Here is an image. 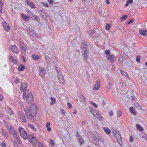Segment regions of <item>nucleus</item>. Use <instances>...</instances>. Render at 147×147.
Instances as JSON below:
<instances>
[{"mask_svg": "<svg viewBox=\"0 0 147 147\" xmlns=\"http://www.w3.org/2000/svg\"><path fill=\"white\" fill-rule=\"evenodd\" d=\"M24 111L28 119L33 120L37 114V106L36 105L32 104L30 106L29 109L27 107L25 108Z\"/></svg>", "mask_w": 147, "mask_h": 147, "instance_id": "obj_1", "label": "nucleus"}, {"mask_svg": "<svg viewBox=\"0 0 147 147\" xmlns=\"http://www.w3.org/2000/svg\"><path fill=\"white\" fill-rule=\"evenodd\" d=\"M92 143L96 145H100L103 144L104 140L103 138L96 132H93Z\"/></svg>", "mask_w": 147, "mask_h": 147, "instance_id": "obj_2", "label": "nucleus"}, {"mask_svg": "<svg viewBox=\"0 0 147 147\" xmlns=\"http://www.w3.org/2000/svg\"><path fill=\"white\" fill-rule=\"evenodd\" d=\"M23 98L25 100L27 103L30 104L33 101L34 98L32 94L28 91L25 90L23 94Z\"/></svg>", "mask_w": 147, "mask_h": 147, "instance_id": "obj_3", "label": "nucleus"}, {"mask_svg": "<svg viewBox=\"0 0 147 147\" xmlns=\"http://www.w3.org/2000/svg\"><path fill=\"white\" fill-rule=\"evenodd\" d=\"M112 132L114 136L116 138L118 143L121 145L122 144V140L119 132L117 129H113Z\"/></svg>", "mask_w": 147, "mask_h": 147, "instance_id": "obj_4", "label": "nucleus"}, {"mask_svg": "<svg viewBox=\"0 0 147 147\" xmlns=\"http://www.w3.org/2000/svg\"><path fill=\"white\" fill-rule=\"evenodd\" d=\"M18 131L22 138L24 140H26L27 139V133L24 128L22 127H20L18 129Z\"/></svg>", "mask_w": 147, "mask_h": 147, "instance_id": "obj_5", "label": "nucleus"}, {"mask_svg": "<svg viewBox=\"0 0 147 147\" xmlns=\"http://www.w3.org/2000/svg\"><path fill=\"white\" fill-rule=\"evenodd\" d=\"M29 141L33 145H36L38 142L37 140L33 135H30L28 137Z\"/></svg>", "mask_w": 147, "mask_h": 147, "instance_id": "obj_6", "label": "nucleus"}, {"mask_svg": "<svg viewBox=\"0 0 147 147\" xmlns=\"http://www.w3.org/2000/svg\"><path fill=\"white\" fill-rule=\"evenodd\" d=\"M17 115L19 119L21 120L22 122L26 123V119L25 116L23 113L22 111H18L17 113Z\"/></svg>", "mask_w": 147, "mask_h": 147, "instance_id": "obj_7", "label": "nucleus"}, {"mask_svg": "<svg viewBox=\"0 0 147 147\" xmlns=\"http://www.w3.org/2000/svg\"><path fill=\"white\" fill-rule=\"evenodd\" d=\"M90 112L92 113V115L94 117H96V115L99 116L98 119L100 120L102 119V117L101 116L100 113L98 111L92 109L90 110Z\"/></svg>", "mask_w": 147, "mask_h": 147, "instance_id": "obj_8", "label": "nucleus"}, {"mask_svg": "<svg viewBox=\"0 0 147 147\" xmlns=\"http://www.w3.org/2000/svg\"><path fill=\"white\" fill-rule=\"evenodd\" d=\"M20 48L21 50V51L22 53L25 54L26 53V51L27 49V47L26 45H25L24 44L22 41H20Z\"/></svg>", "mask_w": 147, "mask_h": 147, "instance_id": "obj_9", "label": "nucleus"}, {"mask_svg": "<svg viewBox=\"0 0 147 147\" xmlns=\"http://www.w3.org/2000/svg\"><path fill=\"white\" fill-rule=\"evenodd\" d=\"M5 126L7 129L10 135H12L16 132L13 127L11 125H9L7 124L6 125H5Z\"/></svg>", "mask_w": 147, "mask_h": 147, "instance_id": "obj_10", "label": "nucleus"}, {"mask_svg": "<svg viewBox=\"0 0 147 147\" xmlns=\"http://www.w3.org/2000/svg\"><path fill=\"white\" fill-rule=\"evenodd\" d=\"M2 24L4 29L7 32L10 31V27L8 24L5 22H2Z\"/></svg>", "mask_w": 147, "mask_h": 147, "instance_id": "obj_11", "label": "nucleus"}, {"mask_svg": "<svg viewBox=\"0 0 147 147\" xmlns=\"http://www.w3.org/2000/svg\"><path fill=\"white\" fill-rule=\"evenodd\" d=\"M5 109L8 115L11 116L12 115L14 114V112L11 109V108L8 106L6 107Z\"/></svg>", "mask_w": 147, "mask_h": 147, "instance_id": "obj_12", "label": "nucleus"}, {"mask_svg": "<svg viewBox=\"0 0 147 147\" xmlns=\"http://www.w3.org/2000/svg\"><path fill=\"white\" fill-rule=\"evenodd\" d=\"M106 58L107 59L109 60L111 63H113L114 62L115 56L113 55H108L106 56Z\"/></svg>", "mask_w": 147, "mask_h": 147, "instance_id": "obj_13", "label": "nucleus"}, {"mask_svg": "<svg viewBox=\"0 0 147 147\" xmlns=\"http://www.w3.org/2000/svg\"><path fill=\"white\" fill-rule=\"evenodd\" d=\"M100 86V81L98 80L96 81V83L95 84L93 87L94 90H98L99 89Z\"/></svg>", "mask_w": 147, "mask_h": 147, "instance_id": "obj_14", "label": "nucleus"}, {"mask_svg": "<svg viewBox=\"0 0 147 147\" xmlns=\"http://www.w3.org/2000/svg\"><path fill=\"white\" fill-rule=\"evenodd\" d=\"M11 50L14 53H17L18 52V48L15 45L12 46L11 47Z\"/></svg>", "mask_w": 147, "mask_h": 147, "instance_id": "obj_15", "label": "nucleus"}, {"mask_svg": "<svg viewBox=\"0 0 147 147\" xmlns=\"http://www.w3.org/2000/svg\"><path fill=\"white\" fill-rule=\"evenodd\" d=\"M39 71L40 75L43 76H45V69L42 67H40L39 68Z\"/></svg>", "mask_w": 147, "mask_h": 147, "instance_id": "obj_16", "label": "nucleus"}, {"mask_svg": "<svg viewBox=\"0 0 147 147\" xmlns=\"http://www.w3.org/2000/svg\"><path fill=\"white\" fill-rule=\"evenodd\" d=\"M81 47L82 49V52L84 51V50H86V51H88L86 48L87 47V44L85 42H83L82 43Z\"/></svg>", "mask_w": 147, "mask_h": 147, "instance_id": "obj_17", "label": "nucleus"}, {"mask_svg": "<svg viewBox=\"0 0 147 147\" xmlns=\"http://www.w3.org/2000/svg\"><path fill=\"white\" fill-rule=\"evenodd\" d=\"M13 137L15 140L16 142H20V140L19 139V137L18 135L17 132L15 133V134H13L12 135Z\"/></svg>", "mask_w": 147, "mask_h": 147, "instance_id": "obj_18", "label": "nucleus"}, {"mask_svg": "<svg viewBox=\"0 0 147 147\" xmlns=\"http://www.w3.org/2000/svg\"><path fill=\"white\" fill-rule=\"evenodd\" d=\"M139 33L141 35L144 36L147 35V30H145L140 29Z\"/></svg>", "mask_w": 147, "mask_h": 147, "instance_id": "obj_19", "label": "nucleus"}, {"mask_svg": "<svg viewBox=\"0 0 147 147\" xmlns=\"http://www.w3.org/2000/svg\"><path fill=\"white\" fill-rule=\"evenodd\" d=\"M28 126L29 128L31 129L34 131H36V129L33 125L29 123L28 124Z\"/></svg>", "mask_w": 147, "mask_h": 147, "instance_id": "obj_20", "label": "nucleus"}, {"mask_svg": "<svg viewBox=\"0 0 147 147\" xmlns=\"http://www.w3.org/2000/svg\"><path fill=\"white\" fill-rule=\"evenodd\" d=\"M21 16L25 21H28L30 19V17L29 16H26L23 14H22Z\"/></svg>", "mask_w": 147, "mask_h": 147, "instance_id": "obj_21", "label": "nucleus"}, {"mask_svg": "<svg viewBox=\"0 0 147 147\" xmlns=\"http://www.w3.org/2000/svg\"><path fill=\"white\" fill-rule=\"evenodd\" d=\"M50 125L51 123L49 122H47L46 125V127L47 128V131L49 132L51 131L52 130L51 127H50Z\"/></svg>", "mask_w": 147, "mask_h": 147, "instance_id": "obj_22", "label": "nucleus"}, {"mask_svg": "<svg viewBox=\"0 0 147 147\" xmlns=\"http://www.w3.org/2000/svg\"><path fill=\"white\" fill-rule=\"evenodd\" d=\"M103 129L107 134H111V130L108 127H105Z\"/></svg>", "mask_w": 147, "mask_h": 147, "instance_id": "obj_23", "label": "nucleus"}, {"mask_svg": "<svg viewBox=\"0 0 147 147\" xmlns=\"http://www.w3.org/2000/svg\"><path fill=\"white\" fill-rule=\"evenodd\" d=\"M27 84L25 83H23L21 84L20 89L21 90H24L27 87Z\"/></svg>", "mask_w": 147, "mask_h": 147, "instance_id": "obj_24", "label": "nucleus"}, {"mask_svg": "<svg viewBox=\"0 0 147 147\" xmlns=\"http://www.w3.org/2000/svg\"><path fill=\"white\" fill-rule=\"evenodd\" d=\"M26 2L27 5H29L31 8H35V7L34 5L31 2L29 1L28 0H26Z\"/></svg>", "mask_w": 147, "mask_h": 147, "instance_id": "obj_25", "label": "nucleus"}, {"mask_svg": "<svg viewBox=\"0 0 147 147\" xmlns=\"http://www.w3.org/2000/svg\"><path fill=\"white\" fill-rule=\"evenodd\" d=\"M31 18L32 20L36 21H38L39 20V17L36 15L32 14L31 17Z\"/></svg>", "mask_w": 147, "mask_h": 147, "instance_id": "obj_26", "label": "nucleus"}, {"mask_svg": "<svg viewBox=\"0 0 147 147\" xmlns=\"http://www.w3.org/2000/svg\"><path fill=\"white\" fill-rule=\"evenodd\" d=\"M32 57L34 60H38L40 59V56L33 54L32 55Z\"/></svg>", "mask_w": 147, "mask_h": 147, "instance_id": "obj_27", "label": "nucleus"}, {"mask_svg": "<svg viewBox=\"0 0 147 147\" xmlns=\"http://www.w3.org/2000/svg\"><path fill=\"white\" fill-rule=\"evenodd\" d=\"M25 69L24 66L23 65H20L18 68V70L20 71H22Z\"/></svg>", "mask_w": 147, "mask_h": 147, "instance_id": "obj_28", "label": "nucleus"}, {"mask_svg": "<svg viewBox=\"0 0 147 147\" xmlns=\"http://www.w3.org/2000/svg\"><path fill=\"white\" fill-rule=\"evenodd\" d=\"M9 60L14 64H16L17 63L16 60L11 55L9 56Z\"/></svg>", "mask_w": 147, "mask_h": 147, "instance_id": "obj_29", "label": "nucleus"}, {"mask_svg": "<svg viewBox=\"0 0 147 147\" xmlns=\"http://www.w3.org/2000/svg\"><path fill=\"white\" fill-rule=\"evenodd\" d=\"M129 111L132 114L135 115H136V112L135 111V110L133 108V107H131L129 108Z\"/></svg>", "mask_w": 147, "mask_h": 147, "instance_id": "obj_30", "label": "nucleus"}, {"mask_svg": "<svg viewBox=\"0 0 147 147\" xmlns=\"http://www.w3.org/2000/svg\"><path fill=\"white\" fill-rule=\"evenodd\" d=\"M51 102H50L51 105H53L55 104L56 102V99L54 97H51Z\"/></svg>", "mask_w": 147, "mask_h": 147, "instance_id": "obj_31", "label": "nucleus"}, {"mask_svg": "<svg viewBox=\"0 0 147 147\" xmlns=\"http://www.w3.org/2000/svg\"><path fill=\"white\" fill-rule=\"evenodd\" d=\"M83 52H84V58L85 59H87L88 58V54H87V51L84 50Z\"/></svg>", "mask_w": 147, "mask_h": 147, "instance_id": "obj_32", "label": "nucleus"}, {"mask_svg": "<svg viewBox=\"0 0 147 147\" xmlns=\"http://www.w3.org/2000/svg\"><path fill=\"white\" fill-rule=\"evenodd\" d=\"M137 129L139 131H142L143 130V128L141 127V126L138 124L136 125Z\"/></svg>", "mask_w": 147, "mask_h": 147, "instance_id": "obj_33", "label": "nucleus"}, {"mask_svg": "<svg viewBox=\"0 0 147 147\" xmlns=\"http://www.w3.org/2000/svg\"><path fill=\"white\" fill-rule=\"evenodd\" d=\"M1 134L3 136L5 137L7 136V132L4 130L3 129H1Z\"/></svg>", "mask_w": 147, "mask_h": 147, "instance_id": "obj_34", "label": "nucleus"}, {"mask_svg": "<svg viewBox=\"0 0 147 147\" xmlns=\"http://www.w3.org/2000/svg\"><path fill=\"white\" fill-rule=\"evenodd\" d=\"M111 27V25L110 24H106L105 29L107 30H109Z\"/></svg>", "mask_w": 147, "mask_h": 147, "instance_id": "obj_35", "label": "nucleus"}, {"mask_svg": "<svg viewBox=\"0 0 147 147\" xmlns=\"http://www.w3.org/2000/svg\"><path fill=\"white\" fill-rule=\"evenodd\" d=\"M79 141L80 143V145H82L84 144V141L83 139V138L80 137L79 138Z\"/></svg>", "mask_w": 147, "mask_h": 147, "instance_id": "obj_36", "label": "nucleus"}, {"mask_svg": "<svg viewBox=\"0 0 147 147\" xmlns=\"http://www.w3.org/2000/svg\"><path fill=\"white\" fill-rule=\"evenodd\" d=\"M125 59L122 56H120L119 59V63H122L125 60Z\"/></svg>", "mask_w": 147, "mask_h": 147, "instance_id": "obj_37", "label": "nucleus"}, {"mask_svg": "<svg viewBox=\"0 0 147 147\" xmlns=\"http://www.w3.org/2000/svg\"><path fill=\"white\" fill-rule=\"evenodd\" d=\"M127 17H128V16L127 15H124L121 17L120 20H125L127 18Z\"/></svg>", "mask_w": 147, "mask_h": 147, "instance_id": "obj_38", "label": "nucleus"}, {"mask_svg": "<svg viewBox=\"0 0 147 147\" xmlns=\"http://www.w3.org/2000/svg\"><path fill=\"white\" fill-rule=\"evenodd\" d=\"M117 117H120L122 115V112L121 110H119L117 113Z\"/></svg>", "mask_w": 147, "mask_h": 147, "instance_id": "obj_39", "label": "nucleus"}, {"mask_svg": "<svg viewBox=\"0 0 147 147\" xmlns=\"http://www.w3.org/2000/svg\"><path fill=\"white\" fill-rule=\"evenodd\" d=\"M88 33L89 34L92 36V35L95 34V31L94 30H92V31H91L90 32L88 31Z\"/></svg>", "mask_w": 147, "mask_h": 147, "instance_id": "obj_40", "label": "nucleus"}, {"mask_svg": "<svg viewBox=\"0 0 147 147\" xmlns=\"http://www.w3.org/2000/svg\"><path fill=\"white\" fill-rule=\"evenodd\" d=\"M3 5V4L1 1V0H0V13L2 12V6Z\"/></svg>", "mask_w": 147, "mask_h": 147, "instance_id": "obj_41", "label": "nucleus"}, {"mask_svg": "<svg viewBox=\"0 0 147 147\" xmlns=\"http://www.w3.org/2000/svg\"><path fill=\"white\" fill-rule=\"evenodd\" d=\"M90 103L91 105L92 106H93L95 108H97V107H98L97 105L94 102H92V101H90Z\"/></svg>", "mask_w": 147, "mask_h": 147, "instance_id": "obj_42", "label": "nucleus"}, {"mask_svg": "<svg viewBox=\"0 0 147 147\" xmlns=\"http://www.w3.org/2000/svg\"><path fill=\"white\" fill-rule=\"evenodd\" d=\"M26 30L29 33H30V32H32V33L33 32H34V31L31 30V28H30V27L27 28Z\"/></svg>", "mask_w": 147, "mask_h": 147, "instance_id": "obj_43", "label": "nucleus"}, {"mask_svg": "<svg viewBox=\"0 0 147 147\" xmlns=\"http://www.w3.org/2000/svg\"><path fill=\"white\" fill-rule=\"evenodd\" d=\"M105 53L106 54V56L108 55H110L111 52L109 50H106L105 51Z\"/></svg>", "mask_w": 147, "mask_h": 147, "instance_id": "obj_44", "label": "nucleus"}, {"mask_svg": "<svg viewBox=\"0 0 147 147\" xmlns=\"http://www.w3.org/2000/svg\"><path fill=\"white\" fill-rule=\"evenodd\" d=\"M0 145L2 147H6L7 146L5 143L4 142H2L0 143Z\"/></svg>", "mask_w": 147, "mask_h": 147, "instance_id": "obj_45", "label": "nucleus"}, {"mask_svg": "<svg viewBox=\"0 0 147 147\" xmlns=\"http://www.w3.org/2000/svg\"><path fill=\"white\" fill-rule=\"evenodd\" d=\"M136 107L139 110H141L142 109L141 106L139 105L138 103H136Z\"/></svg>", "mask_w": 147, "mask_h": 147, "instance_id": "obj_46", "label": "nucleus"}, {"mask_svg": "<svg viewBox=\"0 0 147 147\" xmlns=\"http://www.w3.org/2000/svg\"><path fill=\"white\" fill-rule=\"evenodd\" d=\"M50 144L52 146H53L54 145L55 143L52 140H50Z\"/></svg>", "mask_w": 147, "mask_h": 147, "instance_id": "obj_47", "label": "nucleus"}, {"mask_svg": "<svg viewBox=\"0 0 147 147\" xmlns=\"http://www.w3.org/2000/svg\"><path fill=\"white\" fill-rule=\"evenodd\" d=\"M140 58L139 56H138L136 58V61L138 63H140Z\"/></svg>", "mask_w": 147, "mask_h": 147, "instance_id": "obj_48", "label": "nucleus"}, {"mask_svg": "<svg viewBox=\"0 0 147 147\" xmlns=\"http://www.w3.org/2000/svg\"><path fill=\"white\" fill-rule=\"evenodd\" d=\"M20 82V80L19 78H18L16 79V80L14 81V82L16 84H17Z\"/></svg>", "mask_w": 147, "mask_h": 147, "instance_id": "obj_49", "label": "nucleus"}, {"mask_svg": "<svg viewBox=\"0 0 147 147\" xmlns=\"http://www.w3.org/2000/svg\"><path fill=\"white\" fill-rule=\"evenodd\" d=\"M60 111L63 115H64L65 114V112L63 109H61L60 110Z\"/></svg>", "mask_w": 147, "mask_h": 147, "instance_id": "obj_50", "label": "nucleus"}, {"mask_svg": "<svg viewBox=\"0 0 147 147\" xmlns=\"http://www.w3.org/2000/svg\"><path fill=\"white\" fill-rule=\"evenodd\" d=\"M4 99V97L0 94V101H2Z\"/></svg>", "mask_w": 147, "mask_h": 147, "instance_id": "obj_51", "label": "nucleus"}, {"mask_svg": "<svg viewBox=\"0 0 147 147\" xmlns=\"http://www.w3.org/2000/svg\"><path fill=\"white\" fill-rule=\"evenodd\" d=\"M67 105L68 106V107L69 109H71L72 107L71 105L69 102L67 103Z\"/></svg>", "mask_w": 147, "mask_h": 147, "instance_id": "obj_52", "label": "nucleus"}, {"mask_svg": "<svg viewBox=\"0 0 147 147\" xmlns=\"http://www.w3.org/2000/svg\"><path fill=\"white\" fill-rule=\"evenodd\" d=\"M16 141H13V143L15 147H17L18 146V144Z\"/></svg>", "mask_w": 147, "mask_h": 147, "instance_id": "obj_53", "label": "nucleus"}, {"mask_svg": "<svg viewBox=\"0 0 147 147\" xmlns=\"http://www.w3.org/2000/svg\"><path fill=\"white\" fill-rule=\"evenodd\" d=\"M130 142H132L134 140V138L131 136H130Z\"/></svg>", "mask_w": 147, "mask_h": 147, "instance_id": "obj_54", "label": "nucleus"}, {"mask_svg": "<svg viewBox=\"0 0 147 147\" xmlns=\"http://www.w3.org/2000/svg\"><path fill=\"white\" fill-rule=\"evenodd\" d=\"M134 21V20L132 19L130 20L129 22L127 24H129L130 23H132Z\"/></svg>", "mask_w": 147, "mask_h": 147, "instance_id": "obj_55", "label": "nucleus"}, {"mask_svg": "<svg viewBox=\"0 0 147 147\" xmlns=\"http://www.w3.org/2000/svg\"><path fill=\"white\" fill-rule=\"evenodd\" d=\"M113 112L112 111H110L109 115L110 116H112L113 115Z\"/></svg>", "mask_w": 147, "mask_h": 147, "instance_id": "obj_56", "label": "nucleus"}, {"mask_svg": "<svg viewBox=\"0 0 147 147\" xmlns=\"http://www.w3.org/2000/svg\"><path fill=\"white\" fill-rule=\"evenodd\" d=\"M38 147H45L40 142H39L38 143Z\"/></svg>", "mask_w": 147, "mask_h": 147, "instance_id": "obj_57", "label": "nucleus"}, {"mask_svg": "<svg viewBox=\"0 0 147 147\" xmlns=\"http://www.w3.org/2000/svg\"><path fill=\"white\" fill-rule=\"evenodd\" d=\"M129 4L133 3V0H128L127 1Z\"/></svg>", "mask_w": 147, "mask_h": 147, "instance_id": "obj_58", "label": "nucleus"}, {"mask_svg": "<svg viewBox=\"0 0 147 147\" xmlns=\"http://www.w3.org/2000/svg\"><path fill=\"white\" fill-rule=\"evenodd\" d=\"M48 1L50 4H52L54 2L52 0H48Z\"/></svg>", "mask_w": 147, "mask_h": 147, "instance_id": "obj_59", "label": "nucleus"}, {"mask_svg": "<svg viewBox=\"0 0 147 147\" xmlns=\"http://www.w3.org/2000/svg\"><path fill=\"white\" fill-rule=\"evenodd\" d=\"M125 77L126 78H127L128 79H129V76L127 73H125Z\"/></svg>", "mask_w": 147, "mask_h": 147, "instance_id": "obj_60", "label": "nucleus"}, {"mask_svg": "<svg viewBox=\"0 0 147 147\" xmlns=\"http://www.w3.org/2000/svg\"><path fill=\"white\" fill-rule=\"evenodd\" d=\"M121 73L123 74V75L124 76L125 75V73H126L122 70H121Z\"/></svg>", "mask_w": 147, "mask_h": 147, "instance_id": "obj_61", "label": "nucleus"}, {"mask_svg": "<svg viewBox=\"0 0 147 147\" xmlns=\"http://www.w3.org/2000/svg\"><path fill=\"white\" fill-rule=\"evenodd\" d=\"M144 137L145 138V139L147 141V136L145 134H144V136L142 137V138H144Z\"/></svg>", "mask_w": 147, "mask_h": 147, "instance_id": "obj_62", "label": "nucleus"}, {"mask_svg": "<svg viewBox=\"0 0 147 147\" xmlns=\"http://www.w3.org/2000/svg\"><path fill=\"white\" fill-rule=\"evenodd\" d=\"M80 97L81 98L83 99V100H85V97L84 96H83V95H81L80 96Z\"/></svg>", "mask_w": 147, "mask_h": 147, "instance_id": "obj_63", "label": "nucleus"}, {"mask_svg": "<svg viewBox=\"0 0 147 147\" xmlns=\"http://www.w3.org/2000/svg\"><path fill=\"white\" fill-rule=\"evenodd\" d=\"M44 5L47 7H49V5L47 3H44Z\"/></svg>", "mask_w": 147, "mask_h": 147, "instance_id": "obj_64", "label": "nucleus"}]
</instances>
